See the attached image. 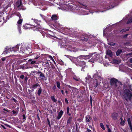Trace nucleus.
Instances as JSON below:
<instances>
[{
	"mask_svg": "<svg viewBox=\"0 0 132 132\" xmlns=\"http://www.w3.org/2000/svg\"><path fill=\"white\" fill-rule=\"evenodd\" d=\"M122 98L127 101H131L132 96L131 92L129 89H126L124 90L122 94Z\"/></svg>",
	"mask_w": 132,
	"mask_h": 132,
	"instance_id": "obj_1",
	"label": "nucleus"
},
{
	"mask_svg": "<svg viewBox=\"0 0 132 132\" xmlns=\"http://www.w3.org/2000/svg\"><path fill=\"white\" fill-rule=\"evenodd\" d=\"M118 81L116 79L112 78H111L110 81V85L114 87H116L117 86V83Z\"/></svg>",
	"mask_w": 132,
	"mask_h": 132,
	"instance_id": "obj_2",
	"label": "nucleus"
},
{
	"mask_svg": "<svg viewBox=\"0 0 132 132\" xmlns=\"http://www.w3.org/2000/svg\"><path fill=\"white\" fill-rule=\"evenodd\" d=\"M37 73L38 74H40L39 76L42 79H43L45 77L44 74L42 72L38 71L37 72Z\"/></svg>",
	"mask_w": 132,
	"mask_h": 132,
	"instance_id": "obj_3",
	"label": "nucleus"
},
{
	"mask_svg": "<svg viewBox=\"0 0 132 132\" xmlns=\"http://www.w3.org/2000/svg\"><path fill=\"white\" fill-rule=\"evenodd\" d=\"M63 112L62 110H61L59 113L58 114V115L56 117V118L57 119H59L62 116Z\"/></svg>",
	"mask_w": 132,
	"mask_h": 132,
	"instance_id": "obj_4",
	"label": "nucleus"
},
{
	"mask_svg": "<svg viewBox=\"0 0 132 132\" xmlns=\"http://www.w3.org/2000/svg\"><path fill=\"white\" fill-rule=\"evenodd\" d=\"M127 121L128 124L129 126L130 129L131 131L132 132V125H131V123L130 121V118H128Z\"/></svg>",
	"mask_w": 132,
	"mask_h": 132,
	"instance_id": "obj_5",
	"label": "nucleus"
},
{
	"mask_svg": "<svg viewBox=\"0 0 132 132\" xmlns=\"http://www.w3.org/2000/svg\"><path fill=\"white\" fill-rule=\"evenodd\" d=\"M86 82L88 83H89L92 79L90 76H89L87 77H86Z\"/></svg>",
	"mask_w": 132,
	"mask_h": 132,
	"instance_id": "obj_6",
	"label": "nucleus"
},
{
	"mask_svg": "<svg viewBox=\"0 0 132 132\" xmlns=\"http://www.w3.org/2000/svg\"><path fill=\"white\" fill-rule=\"evenodd\" d=\"M118 117V114L116 113H114L112 115V118L114 120H116Z\"/></svg>",
	"mask_w": 132,
	"mask_h": 132,
	"instance_id": "obj_7",
	"label": "nucleus"
},
{
	"mask_svg": "<svg viewBox=\"0 0 132 132\" xmlns=\"http://www.w3.org/2000/svg\"><path fill=\"white\" fill-rule=\"evenodd\" d=\"M91 118L89 115H87L86 117V122H88L87 123L89 124L90 122V120L91 119Z\"/></svg>",
	"mask_w": 132,
	"mask_h": 132,
	"instance_id": "obj_8",
	"label": "nucleus"
},
{
	"mask_svg": "<svg viewBox=\"0 0 132 132\" xmlns=\"http://www.w3.org/2000/svg\"><path fill=\"white\" fill-rule=\"evenodd\" d=\"M91 56L90 55H81L79 56L80 58H86V59H88L89 57H90Z\"/></svg>",
	"mask_w": 132,
	"mask_h": 132,
	"instance_id": "obj_9",
	"label": "nucleus"
},
{
	"mask_svg": "<svg viewBox=\"0 0 132 132\" xmlns=\"http://www.w3.org/2000/svg\"><path fill=\"white\" fill-rule=\"evenodd\" d=\"M85 62L84 61H82L80 63V65L82 67L84 68L86 66Z\"/></svg>",
	"mask_w": 132,
	"mask_h": 132,
	"instance_id": "obj_10",
	"label": "nucleus"
},
{
	"mask_svg": "<svg viewBox=\"0 0 132 132\" xmlns=\"http://www.w3.org/2000/svg\"><path fill=\"white\" fill-rule=\"evenodd\" d=\"M40 86L39 85L38 83H36V84L33 85L32 86V88L34 89H36L37 87Z\"/></svg>",
	"mask_w": 132,
	"mask_h": 132,
	"instance_id": "obj_11",
	"label": "nucleus"
},
{
	"mask_svg": "<svg viewBox=\"0 0 132 132\" xmlns=\"http://www.w3.org/2000/svg\"><path fill=\"white\" fill-rule=\"evenodd\" d=\"M107 54L110 56H111L112 55V54L111 51L110 50H108L106 53Z\"/></svg>",
	"mask_w": 132,
	"mask_h": 132,
	"instance_id": "obj_12",
	"label": "nucleus"
},
{
	"mask_svg": "<svg viewBox=\"0 0 132 132\" xmlns=\"http://www.w3.org/2000/svg\"><path fill=\"white\" fill-rule=\"evenodd\" d=\"M51 18L52 20H56L57 19V16L56 15H53L52 16Z\"/></svg>",
	"mask_w": 132,
	"mask_h": 132,
	"instance_id": "obj_13",
	"label": "nucleus"
},
{
	"mask_svg": "<svg viewBox=\"0 0 132 132\" xmlns=\"http://www.w3.org/2000/svg\"><path fill=\"white\" fill-rule=\"evenodd\" d=\"M94 80V84H95V87L96 88L98 85V83L97 81V79H95Z\"/></svg>",
	"mask_w": 132,
	"mask_h": 132,
	"instance_id": "obj_14",
	"label": "nucleus"
},
{
	"mask_svg": "<svg viewBox=\"0 0 132 132\" xmlns=\"http://www.w3.org/2000/svg\"><path fill=\"white\" fill-rule=\"evenodd\" d=\"M42 91V89H41L40 87V88H38V90L37 92V94L39 95H40L41 94Z\"/></svg>",
	"mask_w": 132,
	"mask_h": 132,
	"instance_id": "obj_15",
	"label": "nucleus"
},
{
	"mask_svg": "<svg viewBox=\"0 0 132 132\" xmlns=\"http://www.w3.org/2000/svg\"><path fill=\"white\" fill-rule=\"evenodd\" d=\"M122 50L121 49H118L116 52V54L117 56L119 55L122 52Z\"/></svg>",
	"mask_w": 132,
	"mask_h": 132,
	"instance_id": "obj_16",
	"label": "nucleus"
},
{
	"mask_svg": "<svg viewBox=\"0 0 132 132\" xmlns=\"http://www.w3.org/2000/svg\"><path fill=\"white\" fill-rule=\"evenodd\" d=\"M72 120V118L71 117H70L69 118L68 120L67 123L68 124H71V123Z\"/></svg>",
	"mask_w": 132,
	"mask_h": 132,
	"instance_id": "obj_17",
	"label": "nucleus"
},
{
	"mask_svg": "<svg viewBox=\"0 0 132 132\" xmlns=\"http://www.w3.org/2000/svg\"><path fill=\"white\" fill-rule=\"evenodd\" d=\"M120 119L121 120V122H120V124L121 125L123 126L124 125L125 121L124 120H123V119L122 118H120Z\"/></svg>",
	"mask_w": 132,
	"mask_h": 132,
	"instance_id": "obj_18",
	"label": "nucleus"
},
{
	"mask_svg": "<svg viewBox=\"0 0 132 132\" xmlns=\"http://www.w3.org/2000/svg\"><path fill=\"white\" fill-rule=\"evenodd\" d=\"M9 49H7V48H5V50L4 51L3 54H7L9 52Z\"/></svg>",
	"mask_w": 132,
	"mask_h": 132,
	"instance_id": "obj_19",
	"label": "nucleus"
},
{
	"mask_svg": "<svg viewBox=\"0 0 132 132\" xmlns=\"http://www.w3.org/2000/svg\"><path fill=\"white\" fill-rule=\"evenodd\" d=\"M113 62L115 63L118 64L120 62V61L116 59H113Z\"/></svg>",
	"mask_w": 132,
	"mask_h": 132,
	"instance_id": "obj_20",
	"label": "nucleus"
},
{
	"mask_svg": "<svg viewBox=\"0 0 132 132\" xmlns=\"http://www.w3.org/2000/svg\"><path fill=\"white\" fill-rule=\"evenodd\" d=\"M56 83H57V87L59 89H60L61 87H60V82H58V81H57L56 82Z\"/></svg>",
	"mask_w": 132,
	"mask_h": 132,
	"instance_id": "obj_21",
	"label": "nucleus"
},
{
	"mask_svg": "<svg viewBox=\"0 0 132 132\" xmlns=\"http://www.w3.org/2000/svg\"><path fill=\"white\" fill-rule=\"evenodd\" d=\"M132 22V17L131 18L129 19L128 21L127 22V23L128 24H129L130 23H131Z\"/></svg>",
	"mask_w": 132,
	"mask_h": 132,
	"instance_id": "obj_22",
	"label": "nucleus"
},
{
	"mask_svg": "<svg viewBox=\"0 0 132 132\" xmlns=\"http://www.w3.org/2000/svg\"><path fill=\"white\" fill-rule=\"evenodd\" d=\"M51 99L54 102H56L57 100L55 99L54 97V96H52L51 97Z\"/></svg>",
	"mask_w": 132,
	"mask_h": 132,
	"instance_id": "obj_23",
	"label": "nucleus"
},
{
	"mask_svg": "<svg viewBox=\"0 0 132 132\" xmlns=\"http://www.w3.org/2000/svg\"><path fill=\"white\" fill-rule=\"evenodd\" d=\"M100 125L101 127L104 130L105 129L103 124L102 123H100Z\"/></svg>",
	"mask_w": 132,
	"mask_h": 132,
	"instance_id": "obj_24",
	"label": "nucleus"
},
{
	"mask_svg": "<svg viewBox=\"0 0 132 132\" xmlns=\"http://www.w3.org/2000/svg\"><path fill=\"white\" fill-rule=\"evenodd\" d=\"M129 30V29H123L120 30V32H125L126 31H128Z\"/></svg>",
	"mask_w": 132,
	"mask_h": 132,
	"instance_id": "obj_25",
	"label": "nucleus"
},
{
	"mask_svg": "<svg viewBox=\"0 0 132 132\" xmlns=\"http://www.w3.org/2000/svg\"><path fill=\"white\" fill-rule=\"evenodd\" d=\"M69 107H67V113L69 116L71 115V114L69 113Z\"/></svg>",
	"mask_w": 132,
	"mask_h": 132,
	"instance_id": "obj_26",
	"label": "nucleus"
},
{
	"mask_svg": "<svg viewBox=\"0 0 132 132\" xmlns=\"http://www.w3.org/2000/svg\"><path fill=\"white\" fill-rule=\"evenodd\" d=\"M73 78L76 81H79L80 80L79 78H77L73 77Z\"/></svg>",
	"mask_w": 132,
	"mask_h": 132,
	"instance_id": "obj_27",
	"label": "nucleus"
},
{
	"mask_svg": "<svg viewBox=\"0 0 132 132\" xmlns=\"http://www.w3.org/2000/svg\"><path fill=\"white\" fill-rule=\"evenodd\" d=\"M10 50L11 51H14V52H15V51H17V50H16V49L15 50L14 49V47H13V48H12L11 49V48H10Z\"/></svg>",
	"mask_w": 132,
	"mask_h": 132,
	"instance_id": "obj_28",
	"label": "nucleus"
},
{
	"mask_svg": "<svg viewBox=\"0 0 132 132\" xmlns=\"http://www.w3.org/2000/svg\"><path fill=\"white\" fill-rule=\"evenodd\" d=\"M22 20L21 19H20L17 22V23L19 24H20L22 22Z\"/></svg>",
	"mask_w": 132,
	"mask_h": 132,
	"instance_id": "obj_29",
	"label": "nucleus"
},
{
	"mask_svg": "<svg viewBox=\"0 0 132 132\" xmlns=\"http://www.w3.org/2000/svg\"><path fill=\"white\" fill-rule=\"evenodd\" d=\"M109 44L111 46H114L115 44V43H113V42H110Z\"/></svg>",
	"mask_w": 132,
	"mask_h": 132,
	"instance_id": "obj_30",
	"label": "nucleus"
},
{
	"mask_svg": "<svg viewBox=\"0 0 132 132\" xmlns=\"http://www.w3.org/2000/svg\"><path fill=\"white\" fill-rule=\"evenodd\" d=\"M46 67H47V68H50V65H49V64L48 62H47L46 63Z\"/></svg>",
	"mask_w": 132,
	"mask_h": 132,
	"instance_id": "obj_31",
	"label": "nucleus"
},
{
	"mask_svg": "<svg viewBox=\"0 0 132 132\" xmlns=\"http://www.w3.org/2000/svg\"><path fill=\"white\" fill-rule=\"evenodd\" d=\"M47 122H48L49 126V127H51V124H50V120L48 118H47Z\"/></svg>",
	"mask_w": 132,
	"mask_h": 132,
	"instance_id": "obj_32",
	"label": "nucleus"
},
{
	"mask_svg": "<svg viewBox=\"0 0 132 132\" xmlns=\"http://www.w3.org/2000/svg\"><path fill=\"white\" fill-rule=\"evenodd\" d=\"M131 85H130V84L128 85V87L129 88V89L130 90H132V89H131Z\"/></svg>",
	"mask_w": 132,
	"mask_h": 132,
	"instance_id": "obj_33",
	"label": "nucleus"
},
{
	"mask_svg": "<svg viewBox=\"0 0 132 132\" xmlns=\"http://www.w3.org/2000/svg\"><path fill=\"white\" fill-rule=\"evenodd\" d=\"M14 48L15 50L16 49L17 50V51H18L19 48V47L18 46H16Z\"/></svg>",
	"mask_w": 132,
	"mask_h": 132,
	"instance_id": "obj_34",
	"label": "nucleus"
},
{
	"mask_svg": "<svg viewBox=\"0 0 132 132\" xmlns=\"http://www.w3.org/2000/svg\"><path fill=\"white\" fill-rule=\"evenodd\" d=\"M36 62V61H32L31 62V64H34Z\"/></svg>",
	"mask_w": 132,
	"mask_h": 132,
	"instance_id": "obj_35",
	"label": "nucleus"
},
{
	"mask_svg": "<svg viewBox=\"0 0 132 132\" xmlns=\"http://www.w3.org/2000/svg\"><path fill=\"white\" fill-rule=\"evenodd\" d=\"M127 55L128 56H132V53H129L127 54Z\"/></svg>",
	"mask_w": 132,
	"mask_h": 132,
	"instance_id": "obj_36",
	"label": "nucleus"
},
{
	"mask_svg": "<svg viewBox=\"0 0 132 132\" xmlns=\"http://www.w3.org/2000/svg\"><path fill=\"white\" fill-rule=\"evenodd\" d=\"M65 101L66 103H67V104H68V100L66 98H65Z\"/></svg>",
	"mask_w": 132,
	"mask_h": 132,
	"instance_id": "obj_37",
	"label": "nucleus"
},
{
	"mask_svg": "<svg viewBox=\"0 0 132 132\" xmlns=\"http://www.w3.org/2000/svg\"><path fill=\"white\" fill-rule=\"evenodd\" d=\"M22 117H23V119H26V117H25V114H23L22 115Z\"/></svg>",
	"mask_w": 132,
	"mask_h": 132,
	"instance_id": "obj_38",
	"label": "nucleus"
},
{
	"mask_svg": "<svg viewBox=\"0 0 132 132\" xmlns=\"http://www.w3.org/2000/svg\"><path fill=\"white\" fill-rule=\"evenodd\" d=\"M90 101L91 103L92 104V97H91V96H90Z\"/></svg>",
	"mask_w": 132,
	"mask_h": 132,
	"instance_id": "obj_39",
	"label": "nucleus"
},
{
	"mask_svg": "<svg viewBox=\"0 0 132 132\" xmlns=\"http://www.w3.org/2000/svg\"><path fill=\"white\" fill-rule=\"evenodd\" d=\"M17 15L20 18H21V16L20 14H17Z\"/></svg>",
	"mask_w": 132,
	"mask_h": 132,
	"instance_id": "obj_40",
	"label": "nucleus"
},
{
	"mask_svg": "<svg viewBox=\"0 0 132 132\" xmlns=\"http://www.w3.org/2000/svg\"><path fill=\"white\" fill-rule=\"evenodd\" d=\"M12 112H13V113L14 114L17 113L16 111H15L14 110Z\"/></svg>",
	"mask_w": 132,
	"mask_h": 132,
	"instance_id": "obj_41",
	"label": "nucleus"
},
{
	"mask_svg": "<svg viewBox=\"0 0 132 132\" xmlns=\"http://www.w3.org/2000/svg\"><path fill=\"white\" fill-rule=\"evenodd\" d=\"M1 60L2 61H3L6 60V59L5 58H3L1 59Z\"/></svg>",
	"mask_w": 132,
	"mask_h": 132,
	"instance_id": "obj_42",
	"label": "nucleus"
},
{
	"mask_svg": "<svg viewBox=\"0 0 132 132\" xmlns=\"http://www.w3.org/2000/svg\"><path fill=\"white\" fill-rule=\"evenodd\" d=\"M87 130L88 132H90L91 131V130H90L87 128Z\"/></svg>",
	"mask_w": 132,
	"mask_h": 132,
	"instance_id": "obj_43",
	"label": "nucleus"
},
{
	"mask_svg": "<svg viewBox=\"0 0 132 132\" xmlns=\"http://www.w3.org/2000/svg\"><path fill=\"white\" fill-rule=\"evenodd\" d=\"M20 77L21 78L23 79L24 78V76L23 75H22L21 76H20Z\"/></svg>",
	"mask_w": 132,
	"mask_h": 132,
	"instance_id": "obj_44",
	"label": "nucleus"
},
{
	"mask_svg": "<svg viewBox=\"0 0 132 132\" xmlns=\"http://www.w3.org/2000/svg\"><path fill=\"white\" fill-rule=\"evenodd\" d=\"M1 126L4 129H6L4 125H1Z\"/></svg>",
	"mask_w": 132,
	"mask_h": 132,
	"instance_id": "obj_45",
	"label": "nucleus"
},
{
	"mask_svg": "<svg viewBox=\"0 0 132 132\" xmlns=\"http://www.w3.org/2000/svg\"><path fill=\"white\" fill-rule=\"evenodd\" d=\"M55 88H56V86L55 85H54V86L53 87V89L54 90H55Z\"/></svg>",
	"mask_w": 132,
	"mask_h": 132,
	"instance_id": "obj_46",
	"label": "nucleus"
},
{
	"mask_svg": "<svg viewBox=\"0 0 132 132\" xmlns=\"http://www.w3.org/2000/svg\"><path fill=\"white\" fill-rule=\"evenodd\" d=\"M13 100L15 102V103H16L17 102V100L16 99H15V98H13Z\"/></svg>",
	"mask_w": 132,
	"mask_h": 132,
	"instance_id": "obj_47",
	"label": "nucleus"
},
{
	"mask_svg": "<svg viewBox=\"0 0 132 132\" xmlns=\"http://www.w3.org/2000/svg\"><path fill=\"white\" fill-rule=\"evenodd\" d=\"M128 34H127L125 35L124 36V37L125 38H126L127 37V36H128Z\"/></svg>",
	"mask_w": 132,
	"mask_h": 132,
	"instance_id": "obj_48",
	"label": "nucleus"
},
{
	"mask_svg": "<svg viewBox=\"0 0 132 132\" xmlns=\"http://www.w3.org/2000/svg\"><path fill=\"white\" fill-rule=\"evenodd\" d=\"M84 41H87L88 40V39L87 38H84Z\"/></svg>",
	"mask_w": 132,
	"mask_h": 132,
	"instance_id": "obj_49",
	"label": "nucleus"
},
{
	"mask_svg": "<svg viewBox=\"0 0 132 132\" xmlns=\"http://www.w3.org/2000/svg\"><path fill=\"white\" fill-rule=\"evenodd\" d=\"M61 92H62V94H63H63H64V91H63V90H61Z\"/></svg>",
	"mask_w": 132,
	"mask_h": 132,
	"instance_id": "obj_50",
	"label": "nucleus"
},
{
	"mask_svg": "<svg viewBox=\"0 0 132 132\" xmlns=\"http://www.w3.org/2000/svg\"><path fill=\"white\" fill-rule=\"evenodd\" d=\"M108 132H111L110 129V128H109L108 129Z\"/></svg>",
	"mask_w": 132,
	"mask_h": 132,
	"instance_id": "obj_51",
	"label": "nucleus"
},
{
	"mask_svg": "<svg viewBox=\"0 0 132 132\" xmlns=\"http://www.w3.org/2000/svg\"><path fill=\"white\" fill-rule=\"evenodd\" d=\"M129 61L130 62L132 63V58H131L130 59Z\"/></svg>",
	"mask_w": 132,
	"mask_h": 132,
	"instance_id": "obj_52",
	"label": "nucleus"
},
{
	"mask_svg": "<svg viewBox=\"0 0 132 132\" xmlns=\"http://www.w3.org/2000/svg\"><path fill=\"white\" fill-rule=\"evenodd\" d=\"M39 57V56H38V55L35 58V59H38Z\"/></svg>",
	"mask_w": 132,
	"mask_h": 132,
	"instance_id": "obj_53",
	"label": "nucleus"
},
{
	"mask_svg": "<svg viewBox=\"0 0 132 132\" xmlns=\"http://www.w3.org/2000/svg\"><path fill=\"white\" fill-rule=\"evenodd\" d=\"M53 110L54 112H55L56 111V109H53Z\"/></svg>",
	"mask_w": 132,
	"mask_h": 132,
	"instance_id": "obj_54",
	"label": "nucleus"
},
{
	"mask_svg": "<svg viewBox=\"0 0 132 132\" xmlns=\"http://www.w3.org/2000/svg\"><path fill=\"white\" fill-rule=\"evenodd\" d=\"M3 110H4V111H8L7 110L5 109V108H4V109H3Z\"/></svg>",
	"mask_w": 132,
	"mask_h": 132,
	"instance_id": "obj_55",
	"label": "nucleus"
},
{
	"mask_svg": "<svg viewBox=\"0 0 132 132\" xmlns=\"http://www.w3.org/2000/svg\"><path fill=\"white\" fill-rule=\"evenodd\" d=\"M67 86L69 88H72V87L70 86L69 85H67Z\"/></svg>",
	"mask_w": 132,
	"mask_h": 132,
	"instance_id": "obj_56",
	"label": "nucleus"
},
{
	"mask_svg": "<svg viewBox=\"0 0 132 132\" xmlns=\"http://www.w3.org/2000/svg\"><path fill=\"white\" fill-rule=\"evenodd\" d=\"M32 60L31 59H29V60H28V61H31Z\"/></svg>",
	"mask_w": 132,
	"mask_h": 132,
	"instance_id": "obj_57",
	"label": "nucleus"
},
{
	"mask_svg": "<svg viewBox=\"0 0 132 132\" xmlns=\"http://www.w3.org/2000/svg\"><path fill=\"white\" fill-rule=\"evenodd\" d=\"M1 19H2V18H1V15H0V21H1Z\"/></svg>",
	"mask_w": 132,
	"mask_h": 132,
	"instance_id": "obj_58",
	"label": "nucleus"
},
{
	"mask_svg": "<svg viewBox=\"0 0 132 132\" xmlns=\"http://www.w3.org/2000/svg\"><path fill=\"white\" fill-rule=\"evenodd\" d=\"M21 4V3H20V5H18V7H20V6Z\"/></svg>",
	"mask_w": 132,
	"mask_h": 132,
	"instance_id": "obj_59",
	"label": "nucleus"
},
{
	"mask_svg": "<svg viewBox=\"0 0 132 132\" xmlns=\"http://www.w3.org/2000/svg\"><path fill=\"white\" fill-rule=\"evenodd\" d=\"M65 93H66V94H67L68 93V91L67 90H65Z\"/></svg>",
	"mask_w": 132,
	"mask_h": 132,
	"instance_id": "obj_60",
	"label": "nucleus"
},
{
	"mask_svg": "<svg viewBox=\"0 0 132 132\" xmlns=\"http://www.w3.org/2000/svg\"><path fill=\"white\" fill-rule=\"evenodd\" d=\"M51 112L52 113V114L53 112H52V110H51Z\"/></svg>",
	"mask_w": 132,
	"mask_h": 132,
	"instance_id": "obj_61",
	"label": "nucleus"
},
{
	"mask_svg": "<svg viewBox=\"0 0 132 132\" xmlns=\"http://www.w3.org/2000/svg\"><path fill=\"white\" fill-rule=\"evenodd\" d=\"M23 29H26V28L25 27H24V26H23Z\"/></svg>",
	"mask_w": 132,
	"mask_h": 132,
	"instance_id": "obj_62",
	"label": "nucleus"
},
{
	"mask_svg": "<svg viewBox=\"0 0 132 132\" xmlns=\"http://www.w3.org/2000/svg\"><path fill=\"white\" fill-rule=\"evenodd\" d=\"M76 129L77 130V125H76Z\"/></svg>",
	"mask_w": 132,
	"mask_h": 132,
	"instance_id": "obj_63",
	"label": "nucleus"
},
{
	"mask_svg": "<svg viewBox=\"0 0 132 132\" xmlns=\"http://www.w3.org/2000/svg\"><path fill=\"white\" fill-rule=\"evenodd\" d=\"M82 40H84V38H83L82 39Z\"/></svg>",
	"mask_w": 132,
	"mask_h": 132,
	"instance_id": "obj_64",
	"label": "nucleus"
}]
</instances>
